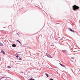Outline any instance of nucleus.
Returning a JSON list of instances; mask_svg holds the SVG:
<instances>
[{"instance_id":"obj_1","label":"nucleus","mask_w":80,"mask_h":80,"mask_svg":"<svg viewBox=\"0 0 80 80\" xmlns=\"http://www.w3.org/2000/svg\"><path fill=\"white\" fill-rule=\"evenodd\" d=\"M79 8V7H78V6L76 5H74L72 6L73 10L74 11H75V10H78Z\"/></svg>"},{"instance_id":"obj_2","label":"nucleus","mask_w":80,"mask_h":80,"mask_svg":"<svg viewBox=\"0 0 80 80\" xmlns=\"http://www.w3.org/2000/svg\"><path fill=\"white\" fill-rule=\"evenodd\" d=\"M62 52H63L64 53H67L68 51L66 50H64L62 51Z\"/></svg>"},{"instance_id":"obj_3","label":"nucleus","mask_w":80,"mask_h":80,"mask_svg":"<svg viewBox=\"0 0 80 80\" xmlns=\"http://www.w3.org/2000/svg\"><path fill=\"white\" fill-rule=\"evenodd\" d=\"M46 55H47V56L48 57H49V58H52V57H51V56H50V55L48 54L47 53H46Z\"/></svg>"},{"instance_id":"obj_4","label":"nucleus","mask_w":80,"mask_h":80,"mask_svg":"<svg viewBox=\"0 0 80 80\" xmlns=\"http://www.w3.org/2000/svg\"><path fill=\"white\" fill-rule=\"evenodd\" d=\"M1 51V52L3 53V55H5V52H4V51H3V50H2Z\"/></svg>"},{"instance_id":"obj_5","label":"nucleus","mask_w":80,"mask_h":80,"mask_svg":"<svg viewBox=\"0 0 80 80\" xmlns=\"http://www.w3.org/2000/svg\"><path fill=\"white\" fill-rule=\"evenodd\" d=\"M12 47H16V45L15 44H13V45H12Z\"/></svg>"},{"instance_id":"obj_6","label":"nucleus","mask_w":80,"mask_h":80,"mask_svg":"<svg viewBox=\"0 0 80 80\" xmlns=\"http://www.w3.org/2000/svg\"><path fill=\"white\" fill-rule=\"evenodd\" d=\"M3 44L0 42V47H3Z\"/></svg>"},{"instance_id":"obj_7","label":"nucleus","mask_w":80,"mask_h":80,"mask_svg":"<svg viewBox=\"0 0 80 80\" xmlns=\"http://www.w3.org/2000/svg\"><path fill=\"white\" fill-rule=\"evenodd\" d=\"M69 30L70 31H71V32H73V33H74V31H73V30H72L70 29V28H69Z\"/></svg>"},{"instance_id":"obj_8","label":"nucleus","mask_w":80,"mask_h":80,"mask_svg":"<svg viewBox=\"0 0 80 80\" xmlns=\"http://www.w3.org/2000/svg\"><path fill=\"white\" fill-rule=\"evenodd\" d=\"M16 41L20 43V44H21V42H20V41L19 40H17Z\"/></svg>"},{"instance_id":"obj_9","label":"nucleus","mask_w":80,"mask_h":80,"mask_svg":"<svg viewBox=\"0 0 80 80\" xmlns=\"http://www.w3.org/2000/svg\"><path fill=\"white\" fill-rule=\"evenodd\" d=\"M45 74L46 76H47V77L48 78V77H49L48 75V74H47L46 73Z\"/></svg>"},{"instance_id":"obj_10","label":"nucleus","mask_w":80,"mask_h":80,"mask_svg":"<svg viewBox=\"0 0 80 80\" xmlns=\"http://www.w3.org/2000/svg\"><path fill=\"white\" fill-rule=\"evenodd\" d=\"M29 80H35V79H33V78H32L31 79H29Z\"/></svg>"},{"instance_id":"obj_11","label":"nucleus","mask_w":80,"mask_h":80,"mask_svg":"<svg viewBox=\"0 0 80 80\" xmlns=\"http://www.w3.org/2000/svg\"><path fill=\"white\" fill-rule=\"evenodd\" d=\"M71 59H73V60H74V58H73V57L71 58Z\"/></svg>"},{"instance_id":"obj_12","label":"nucleus","mask_w":80,"mask_h":80,"mask_svg":"<svg viewBox=\"0 0 80 80\" xmlns=\"http://www.w3.org/2000/svg\"><path fill=\"white\" fill-rule=\"evenodd\" d=\"M59 64H60V65H61V66H63V65H62V64H61L60 63Z\"/></svg>"},{"instance_id":"obj_13","label":"nucleus","mask_w":80,"mask_h":80,"mask_svg":"<svg viewBox=\"0 0 80 80\" xmlns=\"http://www.w3.org/2000/svg\"><path fill=\"white\" fill-rule=\"evenodd\" d=\"M8 68H11V67L10 66H8Z\"/></svg>"},{"instance_id":"obj_14","label":"nucleus","mask_w":80,"mask_h":80,"mask_svg":"<svg viewBox=\"0 0 80 80\" xmlns=\"http://www.w3.org/2000/svg\"><path fill=\"white\" fill-rule=\"evenodd\" d=\"M19 60H22V58H19Z\"/></svg>"},{"instance_id":"obj_15","label":"nucleus","mask_w":80,"mask_h":80,"mask_svg":"<svg viewBox=\"0 0 80 80\" xmlns=\"http://www.w3.org/2000/svg\"><path fill=\"white\" fill-rule=\"evenodd\" d=\"M17 35H18V36H19V34L17 33H16Z\"/></svg>"},{"instance_id":"obj_16","label":"nucleus","mask_w":80,"mask_h":80,"mask_svg":"<svg viewBox=\"0 0 80 80\" xmlns=\"http://www.w3.org/2000/svg\"><path fill=\"white\" fill-rule=\"evenodd\" d=\"M62 67H66L65 66H63V65H62Z\"/></svg>"},{"instance_id":"obj_17","label":"nucleus","mask_w":80,"mask_h":80,"mask_svg":"<svg viewBox=\"0 0 80 80\" xmlns=\"http://www.w3.org/2000/svg\"><path fill=\"white\" fill-rule=\"evenodd\" d=\"M19 57V56L18 55H17L16 56V57Z\"/></svg>"}]
</instances>
